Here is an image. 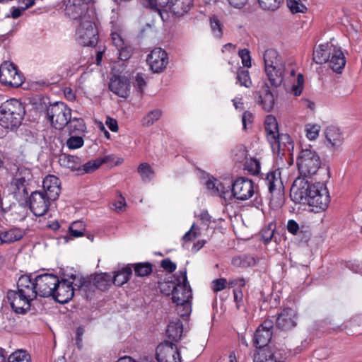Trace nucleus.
Here are the masks:
<instances>
[{
    "label": "nucleus",
    "instance_id": "nucleus-1",
    "mask_svg": "<svg viewBox=\"0 0 362 362\" xmlns=\"http://www.w3.org/2000/svg\"><path fill=\"white\" fill-rule=\"evenodd\" d=\"M291 196L296 202L308 204L317 213L325 210L330 202L329 192L324 183H311L305 177H297L291 187Z\"/></svg>",
    "mask_w": 362,
    "mask_h": 362
},
{
    "label": "nucleus",
    "instance_id": "nucleus-2",
    "mask_svg": "<svg viewBox=\"0 0 362 362\" xmlns=\"http://www.w3.org/2000/svg\"><path fill=\"white\" fill-rule=\"evenodd\" d=\"M25 115L23 104L16 99H10L0 106V124L6 129L18 127Z\"/></svg>",
    "mask_w": 362,
    "mask_h": 362
},
{
    "label": "nucleus",
    "instance_id": "nucleus-3",
    "mask_svg": "<svg viewBox=\"0 0 362 362\" xmlns=\"http://www.w3.org/2000/svg\"><path fill=\"white\" fill-rule=\"evenodd\" d=\"M74 286L78 287L79 292L86 293L89 287V281L82 276L80 279L74 278V282H70L66 279H62V281L59 279V283H57L52 297L59 303H66L74 296ZM85 295L88 298V294L85 293Z\"/></svg>",
    "mask_w": 362,
    "mask_h": 362
},
{
    "label": "nucleus",
    "instance_id": "nucleus-4",
    "mask_svg": "<svg viewBox=\"0 0 362 362\" xmlns=\"http://www.w3.org/2000/svg\"><path fill=\"white\" fill-rule=\"evenodd\" d=\"M321 164L320 156L311 146L302 148L297 159V166L301 177L315 175Z\"/></svg>",
    "mask_w": 362,
    "mask_h": 362
},
{
    "label": "nucleus",
    "instance_id": "nucleus-5",
    "mask_svg": "<svg viewBox=\"0 0 362 362\" xmlns=\"http://www.w3.org/2000/svg\"><path fill=\"white\" fill-rule=\"evenodd\" d=\"M264 71L270 84L276 88L281 85L288 73L290 76H293L296 74L295 68L291 64H286L282 58L264 66Z\"/></svg>",
    "mask_w": 362,
    "mask_h": 362
},
{
    "label": "nucleus",
    "instance_id": "nucleus-6",
    "mask_svg": "<svg viewBox=\"0 0 362 362\" xmlns=\"http://www.w3.org/2000/svg\"><path fill=\"white\" fill-rule=\"evenodd\" d=\"M71 115V110L63 102H56L47 108V118L58 130L63 129Z\"/></svg>",
    "mask_w": 362,
    "mask_h": 362
},
{
    "label": "nucleus",
    "instance_id": "nucleus-7",
    "mask_svg": "<svg viewBox=\"0 0 362 362\" xmlns=\"http://www.w3.org/2000/svg\"><path fill=\"white\" fill-rule=\"evenodd\" d=\"M175 285L172 291V300L174 303L186 302L192 298V290L187 281L186 269L180 270L177 276Z\"/></svg>",
    "mask_w": 362,
    "mask_h": 362
},
{
    "label": "nucleus",
    "instance_id": "nucleus-8",
    "mask_svg": "<svg viewBox=\"0 0 362 362\" xmlns=\"http://www.w3.org/2000/svg\"><path fill=\"white\" fill-rule=\"evenodd\" d=\"M89 0H66L65 4V14L70 18L78 22L90 20Z\"/></svg>",
    "mask_w": 362,
    "mask_h": 362
},
{
    "label": "nucleus",
    "instance_id": "nucleus-9",
    "mask_svg": "<svg viewBox=\"0 0 362 362\" xmlns=\"http://www.w3.org/2000/svg\"><path fill=\"white\" fill-rule=\"evenodd\" d=\"M24 77L16 66L8 62H3L0 66V82L13 87L22 85Z\"/></svg>",
    "mask_w": 362,
    "mask_h": 362
},
{
    "label": "nucleus",
    "instance_id": "nucleus-10",
    "mask_svg": "<svg viewBox=\"0 0 362 362\" xmlns=\"http://www.w3.org/2000/svg\"><path fill=\"white\" fill-rule=\"evenodd\" d=\"M38 296L52 297L59 283V277L52 274H42L35 276Z\"/></svg>",
    "mask_w": 362,
    "mask_h": 362
},
{
    "label": "nucleus",
    "instance_id": "nucleus-11",
    "mask_svg": "<svg viewBox=\"0 0 362 362\" xmlns=\"http://www.w3.org/2000/svg\"><path fill=\"white\" fill-rule=\"evenodd\" d=\"M254 194V183L247 177H240L236 178L231 186V195L238 200H247Z\"/></svg>",
    "mask_w": 362,
    "mask_h": 362
},
{
    "label": "nucleus",
    "instance_id": "nucleus-12",
    "mask_svg": "<svg viewBox=\"0 0 362 362\" xmlns=\"http://www.w3.org/2000/svg\"><path fill=\"white\" fill-rule=\"evenodd\" d=\"M113 69L115 72H119V74H115L111 77L109 83V88L115 95L126 98L130 93L129 79L128 76L121 74L123 69L122 71H120L119 69H117L115 66Z\"/></svg>",
    "mask_w": 362,
    "mask_h": 362
},
{
    "label": "nucleus",
    "instance_id": "nucleus-13",
    "mask_svg": "<svg viewBox=\"0 0 362 362\" xmlns=\"http://www.w3.org/2000/svg\"><path fill=\"white\" fill-rule=\"evenodd\" d=\"M156 355L158 362H182L177 347L171 341L160 343L156 348Z\"/></svg>",
    "mask_w": 362,
    "mask_h": 362
},
{
    "label": "nucleus",
    "instance_id": "nucleus-14",
    "mask_svg": "<svg viewBox=\"0 0 362 362\" xmlns=\"http://www.w3.org/2000/svg\"><path fill=\"white\" fill-rule=\"evenodd\" d=\"M30 209L36 216H41L47 211L50 201L42 191H35L30 197Z\"/></svg>",
    "mask_w": 362,
    "mask_h": 362
},
{
    "label": "nucleus",
    "instance_id": "nucleus-15",
    "mask_svg": "<svg viewBox=\"0 0 362 362\" xmlns=\"http://www.w3.org/2000/svg\"><path fill=\"white\" fill-rule=\"evenodd\" d=\"M7 300L12 310L18 314H24L30 309L31 300L22 296L18 291L9 290L7 293Z\"/></svg>",
    "mask_w": 362,
    "mask_h": 362
},
{
    "label": "nucleus",
    "instance_id": "nucleus-16",
    "mask_svg": "<svg viewBox=\"0 0 362 362\" xmlns=\"http://www.w3.org/2000/svg\"><path fill=\"white\" fill-rule=\"evenodd\" d=\"M58 162L62 167L71 170H77L79 174L88 173L90 171V161L81 165V159L72 155L62 153L59 156Z\"/></svg>",
    "mask_w": 362,
    "mask_h": 362
},
{
    "label": "nucleus",
    "instance_id": "nucleus-17",
    "mask_svg": "<svg viewBox=\"0 0 362 362\" xmlns=\"http://www.w3.org/2000/svg\"><path fill=\"white\" fill-rule=\"evenodd\" d=\"M272 151L278 156H284L286 153L292 154L294 144L291 136L287 134H276L274 141L269 142Z\"/></svg>",
    "mask_w": 362,
    "mask_h": 362
},
{
    "label": "nucleus",
    "instance_id": "nucleus-18",
    "mask_svg": "<svg viewBox=\"0 0 362 362\" xmlns=\"http://www.w3.org/2000/svg\"><path fill=\"white\" fill-rule=\"evenodd\" d=\"M146 61L155 73L163 71L168 64L167 53L160 47L153 49L148 55Z\"/></svg>",
    "mask_w": 362,
    "mask_h": 362
},
{
    "label": "nucleus",
    "instance_id": "nucleus-19",
    "mask_svg": "<svg viewBox=\"0 0 362 362\" xmlns=\"http://www.w3.org/2000/svg\"><path fill=\"white\" fill-rule=\"evenodd\" d=\"M22 296H25L31 301L35 300L37 294L35 277L22 275L17 281V290Z\"/></svg>",
    "mask_w": 362,
    "mask_h": 362
},
{
    "label": "nucleus",
    "instance_id": "nucleus-20",
    "mask_svg": "<svg viewBox=\"0 0 362 362\" xmlns=\"http://www.w3.org/2000/svg\"><path fill=\"white\" fill-rule=\"evenodd\" d=\"M297 315L291 308L284 309L276 320V327L281 330L288 331L297 325Z\"/></svg>",
    "mask_w": 362,
    "mask_h": 362
},
{
    "label": "nucleus",
    "instance_id": "nucleus-21",
    "mask_svg": "<svg viewBox=\"0 0 362 362\" xmlns=\"http://www.w3.org/2000/svg\"><path fill=\"white\" fill-rule=\"evenodd\" d=\"M263 181L267 186L270 194H276L278 195L283 194L284 185L281 178V170L279 169L268 172L265 175V177L263 178Z\"/></svg>",
    "mask_w": 362,
    "mask_h": 362
},
{
    "label": "nucleus",
    "instance_id": "nucleus-22",
    "mask_svg": "<svg viewBox=\"0 0 362 362\" xmlns=\"http://www.w3.org/2000/svg\"><path fill=\"white\" fill-rule=\"evenodd\" d=\"M43 192L48 199L54 201L58 199L61 192L60 181L57 177L52 175L46 176L42 182Z\"/></svg>",
    "mask_w": 362,
    "mask_h": 362
},
{
    "label": "nucleus",
    "instance_id": "nucleus-23",
    "mask_svg": "<svg viewBox=\"0 0 362 362\" xmlns=\"http://www.w3.org/2000/svg\"><path fill=\"white\" fill-rule=\"evenodd\" d=\"M76 36L77 42L83 47L90 45V19L78 22Z\"/></svg>",
    "mask_w": 362,
    "mask_h": 362
},
{
    "label": "nucleus",
    "instance_id": "nucleus-24",
    "mask_svg": "<svg viewBox=\"0 0 362 362\" xmlns=\"http://www.w3.org/2000/svg\"><path fill=\"white\" fill-rule=\"evenodd\" d=\"M335 47L336 46L332 42L319 45V47L313 51V59L315 62L318 64L328 62Z\"/></svg>",
    "mask_w": 362,
    "mask_h": 362
},
{
    "label": "nucleus",
    "instance_id": "nucleus-25",
    "mask_svg": "<svg viewBox=\"0 0 362 362\" xmlns=\"http://www.w3.org/2000/svg\"><path fill=\"white\" fill-rule=\"evenodd\" d=\"M325 134L327 145H330L332 148H337L342 144L344 138L338 127L334 126L328 127L325 129Z\"/></svg>",
    "mask_w": 362,
    "mask_h": 362
},
{
    "label": "nucleus",
    "instance_id": "nucleus-26",
    "mask_svg": "<svg viewBox=\"0 0 362 362\" xmlns=\"http://www.w3.org/2000/svg\"><path fill=\"white\" fill-rule=\"evenodd\" d=\"M192 5L193 0H171L168 10L176 16H182L190 10Z\"/></svg>",
    "mask_w": 362,
    "mask_h": 362
},
{
    "label": "nucleus",
    "instance_id": "nucleus-27",
    "mask_svg": "<svg viewBox=\"0 0 362 362\" xmlns=\"http://www.w3.org/2000/svg\"><path fill=\"white\" fill-rule=\"evenodd\" d=\"M262 88V92L259 93L258 97V103L262 105L267 112H270L274 108V96L267 83L264 84Z\"/></svg>",
    "mask_w": 362,
    "mask_h": 362
},
{
    "label": "nucleus",
    "instance_id": "nucleus-28",
    "mask_svg": "<svg viewBox=\"0 0 362 362\" xmlns=\"http://www.w3.org/2000/svg\"><path fill=\"white\" fill-rule=\"evenodd\" d=\"M330 68L335 72L340 73L344 69L346 60L340 48L335 47L328 61Z\"/></svg>",
    "mask_w": 362,
    "mask_h": 362
},
{
    "label": "nucleus",
    "instance_id": "nucleus-29",
    "mask_svg": "<svg viewBox=\"0 0 362 362\" xmlns=\"http://www.w3.org/2000/svg\"><path fill=\"white\" fill-rule=\"evenodd\" d=\"M272 331L257 329L253 337L254 346L259 350L265 349L272 339Z\"/></svg>",
    "mask_w": 362,
    "mask_h": 362
},
{
    "label": "nucleus",
    "instance_id": "nucleus-30",
    "mask_svg": "<svg viewBox=\"0 0 362 362\" xmlns=\"http://www.w3.org/2000/svg\"><path fill=\"white\" fill-rule=\"evenodd\" d=\"M183 332V325L179 319L172 320L169 322L166 334L168 337L173 341H178Z\"/></svg>",
    "mask_w": 362,
    "mask_h": 362
},
{
    "label": "nucleus",
    "instance_id": "nucleus-31",
    "mask_svg": "<svg viewBox=\"0 0 362 362\" xmlns=\"http://www.w3.org/2000/svg\"><path fill=\"white\" fill-rule=\"evenodd\" d=\"M264 129L269 142L274 141L276 134H279L277 121L273 115H268L265 118Z\"/></svg>",
    "mask_w": 362,
    "mask_h": 362
},
{
    "label": "nucleus",
    "instance_id": "nucleus-32",
    "mask_svg": "<svg viewBox=\"0 0 362 362\" xmlns=\"http://www.w3.org/2000/svg\"><path fill=\"white\" fill-rule=\"evenodd\" d=\"M65 127H66V130L70 135H79L84 132L86 129V125L83 119L72 118L71 116L69 119Z\"/></svg>",
    "mask_w": 362,
    "mask_h": 362
},
{
    "label": "nucleus",
    "instance_id": "nucleus-33",
    "mask_svg": "<svg viewBox=\"0 0 362 362\" xmlns=\"http://www.w3.org/2000/svg\"><path fill=\"white\" fill-rule=\"evenodd\" d=\"M132 273V267H126L121 270L115 272L114 276L112 277V283L117 286H121L129 281Z\"/></svg>",
    "mask_w": 362,
    "mask_h": 362
},
{
    "label": "nucleus",
    "instance_id": "nucleus-34",
    "mask_svg": "<svg viewBox=\"0 0 362 362\" xmlns=\"http://www.w3.org/2000/svg\"><path fill=\"white\" fill-rule=\"evenodd\" d=\"M257 263L256 258L250 255H242L232 259V264L236 267L247 268L254 267Z\"/></svg>",
    "mask_w": 362,
    "mask_h": 362
},
{
    "label": "nucleus",
    "instance_id": "nucleus-35",
    "mask_svg": "<svg viewBox=\"0 0 362 362\" xmlns=\"http://www.w3.org/2000/svg\"><path fill=\"white\" fill-rule=\"evenodd\" d=\"M84 235V228L82 222L76 221L74 222L69 227L68 234L63 236L62 238L64 243H68L70 240L74 238H79Z\"/></svg>",
    "mask_w": 362,
    "mask_h": 362
},
{
    "label": "nucleus",
    "instance_id": "nucleus-36",
    "mask_svg": "<svg viewBox=\"0 0 362 362\" xmlns=\"http://www.w3.org/2000/svg\"><path fill=\"white\" fill-rule=\"evenodd\" d=\"M94 285L100 291H106L112 284V276L107 273L96 274L93 279Z\"/></svg>",
    "mask_w": 362,
    "mask_h": 362
},
{
    "label": "nucleus",
    "instance_id": "nucleus-37",
    "mask_svg": "<svg viewBox=\"0 0 362 362\" xmlns=\"http://www.w3.org/2000/svg\"><path fill=\"white\" fill-rule=\"evenodd\" d=\"M1 232L5 244H10L13 242L20 240L24 235L23 230L16 228Z\"/></svg>",
    "mask_w": 362,
    "mask_h": 362
},
{
    "label": "nucleus",
    "instance_id": "nucleus-38",
    "mask_svg": "<svg viewBox=\"0 0 362 362\" xmlns=\"http://www.w3.org/2000/svg\"><path fill=\"white\" fill-rule=\"evenodd\" d=\"M135 275L140 277L149 276L153 272V265L148 262H139L132 264Z\"/></svg>",
    "mask_w": 362,
    "mask_h": 362
},
{
    "label": "nucleus",
    "instance_id": "nucleus-39",
    "mask_svg": "<svg viewBox=\"0 0 362 362\" xmlns=\"http://www.w3.org/2000/svg\"><path fill=\"white\" fill-rule=\"evenodd\" d=\"M171 0H143V5L147 8L160 11L162 9L168 11Z\"/></svg>",
    "mask_w": 362,
    "mask_h": 362
},
{
    "label": "nucleus",
    "instance_id": "nucleus-40",
    "mask_svg": "<svg viewBox=\"0 0 362 362\" xmlns=\"http://www.w3.org/2000/svg\"><path fill=\"white\" fill-rule=\"evenodd\" d=\"M26 179L25 177H22L21 175H16V176L12 180L11 185L15 187V191L13 192L16 197L18 196V194H21V192L28 196L27 188L25 185Z\"/></svg>",
    "mask_w": 362,
    "mask_h": 362
},
{
    "label": "nucleus",
    "instance_id": "nucleus-41",
    "mask_svg": "<svg viewBox=\"0 0 362 362\" xmlns=\"http://www.w3.org/2000/svg\"><path fill=\"white\" fill-rule=\"evenodd\" d=\"M210 28L213 35L217 39H221L223 34V25L218 16H212L210 18Z\"/></svg>",
    "mask_w": 362,
    "mask_h": 362
},
{
    "label": "nucleus",
    "instance_id": "nucleus-42",
    "mask_svg": "<svg viewBox=\"0 0 362 362\" xmlns=\"http://www.w3.org/2000/svg\"><path fill=\"white\" fill-rule=\"evenodd\" d=\"M138 173L140 175L141 180L145 182L150 181L154 175L153 170L147 163H142L139 165Z\"/></svg>",
    "mask_w": 362,
    "mask_h": 362
},
{
    "label": "nucleus",
    "instance_id": "nucleus-43",
    "mask_svg": "<svg viewBox=\"0 0 362 362\" xmlns=\"http://www.w3.org/2000/svg\"><path fill=\"white\" fill-rule=\"evenodd\" d=\"M284 0H258V3L264 10L274 11L280 8Z\"/></svg>",
    "mask_w": 362,
    "mask_h": 362
},
{
    "label": "nucleus",
    "instance_id": "nucleus-44",
    "mask_svg": "<svg viewBox=\"0 0 362 362\" xmlns=\"http://www.w3.org/2000/svg\"><path fill=\"white\" fill-rule=\"evenodd\" d=\"M30 356L23 349L14 351L8 358V362H30Z\"/></svg>",
    "mask_w": 362,
    "mask_h": 362
},
{
    "label": "nucleus",
    "instance_id": "nucleus-45",
    "mask_svg": "<svg viewBox=\"0 0 362 362\" xmlns=\"http://www.w3.org/2000/svg\"><path fill=\"white\" fill-rule=\"evenodd\" d=\"M237 80L241 86L250 87L252 84L248 70L240 68L237 72Z\"/></svg>",
    "mask_w": 362,
    "mask_h": 362
},
{
    "label": "nucleus",
    "instance_id": "nucleus-46",
    "mask_svg": "<svg viewBox=\"0 0 362 362\" xmlns=\"http://www.w3.org/2000/svg\"><path fill=\"white\" fill-rule=\"evenodd\" d=\"M286 4L291 12L293 14L305 13L307 7L296 0H286Z\"/></svg>",
    "mask_w": 362,
    "mask_h": 362
},
{
    "label": "nucleus",
    "instance_id": "nucleus-47",
    "mask_svg": "<svg viewBox=\"0 0 362 362\" xmlns=\"http://www.w3.org/2000/svg\"><path fill=\"white\" fill-rule=\"evenodd\" d=\"M311 230L309 226L300 225V230L295 235L303 243H308L311 238Z\"/></svg>",
    "mask_w": 362,
    "mask_h": 362
},
{
    "label": "nucleus",
    "instance_id": "nucleus-48",
    "mask_svg": "<svg viewBox=\"0 0 362 362\" xmlns=\"http://www.w3.org/2000/svg\"><path fill=\"white\" fill-rule=\"evenodd\" d=\"M280 58H282V57L276 49H268L265 50V52L263 54V60H264V66H266L271 62H274Z\"/></svg>",
    "mask_w": 362,
    "mask_h": 362
},
{
    "label": "nucleus",
    "instance_id": "nucleus-49",
    "mask_svg": "<svg viewBox=\"0 0 362 362\" xmlns=\"http://www.w3.org/2000/svg\"><path fill=\"white\" fill-rule=\"evenodd\" d=\"M176 304V310L177 314L182 317H187L191 311V300H187L186 302H180V303H175Z\"/></svg>",
    "mask_w": 362,
    "mask_h": 362
},
{
    "label": "nucleus",
    "instance_id": "nucleus-50",
    "mask_svg": "<svg viewBox=\"0 0 362 362\" xmlns=\"http://www.w3.org/2000/svg\"><path fill=\"white\" fill-rule=\"evenodd\" d=\"M83 139L79 135H71L66 140V144L69 149H77L83 145Z\"/></svg>",
    "mask_w": 362,
    "mask_h": 362
},
{
    "label": "nucleus",
    "instance_id": "nucleus-51",
    "mask_svg": "<svg viewBox=\"0 0 362 362\" xmlns=\"http://www.w3.org/2000/svg\"><path fill=\"white\" fill-rule=\"evenodd\" d=\"M161 116V112L159 110H154L151 111L146 116L142 119L143 125L151 126L156 121H157Z\"/></svg>",
    "mask_w": 362,
    "mask_h": 362
},
{
    "label": "nucleus",
    "instance_id": "nucleus-52",
    "mask_svg": "<svg viewBox=\"0 0 362 362\" xmlns=\"http://www.w3.org/2000/svg\"><path fill=\"white\" fill-rule=\"evenodd\" d=\"M119 59L122 62V66H124V62L127 61L132 56L133 49L130 45H125L123 47H121L118 49Z\"/></svg>",
    "mask_w": 362,
    "mask_h": 362
},
{
    "label": "nucleus",
    "instance_id": "nucleus-53",
    "mask_svg": "<svg viewBox=\"0 0 362 362\" xmlns=\"http://www.w3.org/2000/svg\"><path fill=\"white\" fill-rule=\"evenodd\" d=\"M320 127L317 124H308L305 126L306 136L310 140L315 139L319 134Z\"/></svg>",
    "mask_w": 362,
    "mask_h": 362
},
{
    "label": "nucleus",
    "instance_id": "nucleus-54",
    "mask_svg": "<svg viewBox=\"0 0 362 362\" xmlns=\"http://www.w3.org/2000/svg\"><path fill=\"white\" fill-rule=\"evenodd\" d=\"M113 156L108 155L92 160V171L98 169L103 163H109L113 162Z\"/></svg>",
    "mask_w": 362,
    "mask_h": 362
},
{
    "label": "nucleus",
    "instance_id": "nucleus-55",
    "mask_svg": "<svg viewBox=\"0 0 362 362\" xmlns=\"http://www.w3.org/2000/svg\"><path fill=\"white\" fill-rule=\"evenodd\" d=\"M304 78L302 74H298L296 78V83L292 86V93L296 96H299L303 89Z\"/></svg>",
    "mask_w": 362,
    "mask_h": 362
},
{
    "label": "nucleus",
    "instance_id": "nucleus-56",
    "mask_svg": "<svg viewBox=\"0 0 362 362\" xmlns=\"http://www.w3.org/2000/svg\"><path fill=\"white\" fill-rule=\"evenodd\" d=\"M199 228L196 226L195 223H193L191 226V228L189 231H187L184 236L182 237L183 240L185 241H192L197 237L199 235Z\"/></svg>",
    "mask_w": 362,
    "mask_h": 362
},
{
    "label": "nucleus",
    "instance_id": "nucleus-57",
    "mask_svg": "<svg viewBox=\"0 0 362 362\" xmlns=\"http://www.w3.org/2000/svg\"><path fill=\"white\" fill-rule=\"evenodd\" d=\"M247 170L252 175H257L260 171V163L256 158H252L246 164Z\"/></svg>",
    "mask_w": 362,
    "mask_h": 362
},
{
    "label": "nucleus",
    "instance_id": "nucleus-58",
    "mask_svg": "<svg viewBox=\"0 0 362 362\" xmlns=\"http://www.w3.org/2000/svg\"><path fill=\"white\" fill-rule=\"evenodd\" d=\"M125 199L120 194L117 199L112 204V209L117 213L123 212L126 209Z\"/></svg>",
    "mask_w": 362,
    "mask_h": 362
},
{
    "label": "nucleus",
    "instance_id": "nucleus-59",
    "mask_svg": "<svg viewBox=\"0 0 362 362\" xmlns=\"http://www.w3.org/2000/svg\"><path fill=\"white\" fill-rule=\"evenodd\" d=\"M274 230L272 228L271 226L267 228H263L260 232L262 240L265 244L269 243L274 235Z\"/></svg>",
    "mask_w": 362,
    "mask_h": 362
},
{
    "label": "nucleus",
    "instance_id": "nucleus-60",
    "mask_svg": "<svg viewBox=\"0 0 362 362\" xmlns=\"http://www.w3.org/2000/svg\"><path fill=\"white\" fill-rule=\"evenodd\" d=\"M238 54L242 59V63L244 66H251V57L250 51L247 49H242L239 51Z\"/></svg>",
    "mask_w": 362,
    "mask_h": 362
},
{
    "label": "nucleus",
    "instance_id": "nucleus-61",
    "mask_svg": "<svg viewBox=\"0 0 362 362\" xmlns=\"http://www.w3.org/2000/svg\"><path fill=\"white\" fill-rule=\"evenodd\" d=\"M85 333V329L83 326H79L77 327L76 330V334H75V341H76V346L78 349H81L83 346V336Z\"/></svg>",
    "mask_w": 362,
    "mask_h": 362
},
{
    "label": "nucleus",
    "instance_id": "nucleus-62",
    "mask_svg": "<svg viewBox=\"0 0 362 362\" xmlns=\"http://www.w3.org/2000/svg\"><path fill=\"white\" fill-rule=\"evenodd\" d=\"M212 284L213 291L216 293L223 290L226 288L227 281L226 279L221 278L213 281Z\"/></svg>",
    "mask_w": 362,
    "mask_h": 362
},
{
    "label": "nucleus",
    "instance_id": "nucleus-63",
    "mask_svg": "<svg viewBox=\"0 0 362 362\" xmlns=\"http://www.w3.org/2000/svg\"><path fill=\"white\" fill-rule=\"evenodd\" d=\"M206 186L208 190L211 191L214 194L215 191H218V187H221V182L216 179L209 180L206 182Z\"/></svg>",
    "mask_w": 362,
    "mask_h": 362
},
{
    "label": "nucleus",
    "instance_id": "nucleus-64",
    "mask_svg": "<svg viewBox=\"0 0 362 362\" xmlns=\"http://www.w3.org/2000/svg\"><path fill=\"white\" fill-rule=\"evenodd\" d=\"M161 267L170 273L175 271L177 266L169 258L164 259L161 261Z\"/></svg>",
    "mask_w": 362,
    "mask_h": 362
}]
</instances>
